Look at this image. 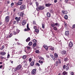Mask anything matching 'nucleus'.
I'll return each instance as SVG.
<instances>
[{"label":"nucleus","instance_id":"nucleus-11","mask_svg":"<svg viewBox=\"0 0 75 75\" xmlns=\"http://www.w3.org/2000/svg\"><path fill=\"white\" fill-rule=\"evenodd\" d=\"M0 54L1 55H2L3 56H4V55H5L6 54V52H0Z\"/></svg>","mask_w":75,"mask_h":75},{"label":"nucleus","instance_id":"nucleus-12","mask_svg":"<svg viewBox=\"0 0 75 75\" xmlns=\"http://www.w3.org/2000/svg\"><path fill=\"white\" fill-rule=\"evenodd\" d=\"M20 17H19L18 18V17H16L15 18V20H17L16 21L17 22L19 21L20 20Z\"/></svg>","mask_w":75,"mask_h":75},{"label":"nucleus","instance_id":"nucleus-10","mask_svg":"<svg viewBox=\"0 0 75 75\" xmlns=\"http://www.w3.org/2000/svg\"><path fill=\"white\" fill-rule=\"evenodd\" d=\"M65 35H66L67 36H68V35H69V31H66Z\"/></svg>","mask_w":75,"mask_h":75},{"label":"nucleus","instance_id":"nucleus-50","mask_svg":"<svg viewBox=\"0 0 75 75\" xmlns=\"http://www.w3.org/2000/svg\"><path fill=\"white\" fill-rule=\"evenodd\" d=\"M65 3H67V1H68V0H65V1H64Z\"/></svg>","mask_w":75,"mask_h":75},{"label":"nucleus","instance_id":"nucleus-63","mask_svg":"<svg viewBox=\"0 0 75 75\" xmlns=\"http://www.w3.org/2000/svg\"><path fill=\"white\" fill-rule=\"evenodd\" d=\"M16 21H14L13 22V24H16Z\"/></svg>","mask_w":75,"mask_h":75},{"label":"nucleus","instance_id":"nucleus-18","mask_svg":"<svg viewBox=\"0 0 75 75\" xmlns=\"http://www.w3.org/2000/svg\"><path fill=\"white\" fill-rule=\"evenodd\" d=\"M62 12L64 14H67V11H62Z\"/></svg>","mask_w":75,"mask_h":75},{"label":"nucleus","instance_id":"nucleus-34","mask_svg":"<svg viewBox=\"0 0 75 75\" xmlns=\"http://www.w3.org/2000/svg\"><path fill=\"white\" fill-rule=\"evenodd\" d=\"M58 62H59V64H60L61 62V60H60L58 59Z\"/></svg>","mask_w":75,"mask_h":75},{"label":"nucleus","instance_id":"nucleus-9","mask_svg":"<svg viewBox=\"0 0 75 75\" xmlns=\"http://www.w3.org/2000/svg\"><path fill=\"white\" fill-rule=\"evenodd\" d=\"M25 6L24 5H23L21 6L20 7V9L21 10H24V9H25Z\"/></svg>","mask_w":75,"mask_h":75},{"label":"nucleus","instance_id":"nucleus-28","mask_svg":"<svg viewBox=\"0 0 75 75\" xmlns=\"http://www.w3.org/2000/svg\"><path fill=\"white\" fill-rule=\"evenodd\" d=\"M64 18L66 19H68V16L67 15L64 16Z\"/></svg>","mask_w":75,"mask_h":75},{"label":"nucleus","instance_id":"nucleus-13","mask_svg":"<svg viewBox=\"0 0 75 75\" xmlns=\"http://www.w3.org/2000/svg\"><path fill=\"white\" fill-rule=\"evenodd\" d=\"M26 23V21L23 20L22 22V25H25Z\"/></svg>","mask_w":75,"mask_h":75},{"label":"nucleus","instance_id":"nucleus-36","mask_svg":"<svg viewBox=\"0 0 75 75\" xmlns=\"http://www.w3.org/2000/svg\"><path fill=\"white\" fill-rule=\"evenodd\" d=\"M39 62L40 63H41L42 64L43 63V62L41 60H39Z\"/></svg>","mask_w":75,"mask_h":75},{"label":"nucleus","instance_id":"nucleus-42","mask_svg":"<svg viewBox=\"0 0 75 75\" xmlns=\"http://www.w3.org/2000/svg\"><path fill=\"white\" fill-rule=\"evenodd\" d=\"M67 59H68V58H66L64 59V61H67Z\"/></svg>","mask_w":75,"mask_h":75},{"label":"nucleus","instance_id":"nucleus-8","mask_svg":"<svg viewBox=\"0 0 75 75\" xmlns=\"http://www.w3.org/2000/svg\"><path fill=\"white\" fill-rule=\"evenodd\" d=\"M61 53L63 55H64L65 54H67V51L65 50H62L61 52Z\"/></svg>","mask_w":75,"mask_h":75},{"label":"nucleus","instance_id":"nucleus-3","mask_svg":"<svg viewBox=\"0 0 75 75\" xmlns=\"http://www.w3.org/2000/svg\"><path fill=\"white\" fill-rule=\"evenodd\" d=\"M18 15L20 16L21 17H23V16H24V13L22 12H19L18 13Z\"/></svg>","mask_w":75,"mask_h":75},{"label":"nucleus","instance_id":"nucleus-49","mask_svg":"<svg viewBox=\"0 0 75 75\" xmlns=\"http://www.w3.org/2000/svg\"><path fill=\"white\" fill-rule=\"evenodd\" d=\"M72 27H73V28H75V24L73 25Z\"/></svg>","mask_w":75,"mask_h":75},{"label":"nucleus","instance_id":"nucleus-59","mask_svg":"<svg viewBox=\"0 0 75 75\" xmlns=\"http://www.w3.org/2000/svg\"><path fill=\"white\" fill-rule=\"evenodd\" d=\"M13 5H14V3H12L11 4V6H13Z\"/></svg>","mask_w":75,"mask_h":75},{"label":"nucleus","instance_id":"nucleus-27","mask_svg":"<svg viewBox=\"0 0 75 75\" xmlns=\"http://www.w3.org/2000/svg\"><path fill=\"white\" fill-rule=\"evenodd\" d=\"M36 45H37V43H34L33 45V47H35L36 46Z\"/></svg>","mask_w":75,"mask_h":75},{"label":"nucleus","instance_id":"nucleus-6","mask_svg":"<svg viewBox=\"0 0 75 75\" xmlns=\"http://www.w3.org/2000/svg\"><path fill=\"white\" fill-rule=\"evenodd\" d=\"M21 68V65H19L17 66L16 68H15L16 70H18V69H20Z\"/></svg>","mask_w":75,"mask_h":75},{"label":"nucleus","instance_id":"nucleus-30","mask_svg":"<svg viewBox=\"0 0 75 75\" xmlns=\"http://www.w3.org/2000/svg\"><path fill=\"white\" fill-rule=\"evenodd\" d=\"M40 59L41 60H42V59L43 60L44 59V58L43 57H39Z\"/></svg>","mask_w":75,"mask_h":75},{"label":"nucleus","instance_id":"nucleus-57","mask_svg":"<svg viewBox=\"0 0 75 75\" xmlns=\"http://www.w3.org/2000/svg\"><path fill=\"white\" fill-rule=\"evenodd\" d=\"M26 53H27V54H29V53H30V51H29L28 52H26Z\"/></svg>","mask_w":75,"mask_h":75},{"label":"nucleus","instance_id":"nucleus-16","mask_svg":"<svg viewBox=\"0 0 75 75\" xmlns=\"http://www.w3.org/2000/svg\"><path fill=\"white\" fill-rule=\"evenodd\" d=\"M52 5V4H45V6L46 7H49V6H50Z\"/></svg>","mask_w":75,"mask_h":75},{"label":"nucleus","instance_id":"nucleus-24","mask_svg":"<svg viewBox=\"0 0 75 75\" xmlns=\"http://www.w3.org/2000/svg\"><path fill=\"white\" fill-rule=\"evenodd\" d=\"M17 4L18 5H21V4H22V2L21 1H19L18 3Z\"/></svg>","mask_w":75,"mask_h":75},{"label":"nucleus","instance_id":"nucleus-33","mask_svg":"<svg viewBox=\"0 0 75 75\" xmlns=\"http://www.w3.org/2000/svg\"><path fill=\"white\" fill-rule=\"evenodd\" d=\"M53 29L54 30H57V27H54Z\"/></svg>","mask_w":75,"mask_h":75},{"label":"nucleus","instance_id":"nucleus-5","mask_svg":"<svg viewBox=\"0 0 75 75\" xmlns=\"http://www.w3.org/2000/svg\"><path fill=\"white\" fill-rule=\"evenodd\" d=\"M27 29L25 28L24 29L25 31H30V29L29 28V27H28V23L27 25Z\"/></svg>","mask_w":75,"mask_h":75},{"label":"nucleus","instance_id":"nucleus-26","mask_svg":"<svg viewBox=\"0 0 75 75\" xmlns=\"http://www.w3.org/2000/svg\"><path fill=\"white\" fill-rule=\"evenodd\" d=\"M42 28H45V25L43 24H42Z\"/></svg>","mask_w":75,"mask_h":75},{"label":"nucleus","instance_id":"nucleus-31","mask_svg":"<svg viewBox=\"0 0 75 75\" xmlns=\"http://www.w3.org/2000/svg\"><path fill=\"white\" fill-rule=\"evenodd\" d=\"M35 32H36V33H38V32H39V30H38V29H35Z\"/></svg>","mask_w":75,"mask_h":75},{"label":"nucleus","instance_id":"nucleus-54","mask_svg":"<svg viewBox=\"0 0 75 75\" xmlns=\"http://www.w3.org/2000/svg\"><path fill=\"white\" fill-rule=\"evenodd\" d=\"M71 75H74V73H73V72H71Z\"/></svg>","mask_w":75,"mask_h":75},{"label":"nucleus","instance_id":"nucleus-35","mask_svg":"<svg viewBox=\"0 0 75 75\" xmlns=\"http://www.w3.org/2000/svg\"><path fill=\"white\" fill-rule=\"evenodd\" d=\"M35 52L36 53L38 54V53H39V50H36Z\"/></svg>","mask_w":75,"mask_h":75},{"label":"nucleus","instance_id":"nucleus-25","mask_svg":"<svg viewBox=\"0 0 75 75\" xmlns=\"http://www.w3.org/2000/svg\"><path fill=\"white\" fill-rule=\"evenodd\" d=\"M52 59L54 60V61H55V60L56 59L55 58V57L54 56H53V55L52 56Z\"/></svg>","mask_w":75,"mask_h":75},{"label":"nucleus","instance_id":"nucleus-40","mask_svg":"<svg viewBox=\"0 0 75 75\" xmlns=\"http://www.w3.org/2000/svg\"><path fill=\"white\" fill-rule=\"evenodd\" d=\"M28 60H29V62H31V60H32V59H31V58H30Z\"/></svg>","mask_w":75,"mask_h":75},{"label":"nucleus","instance_id":"nucleus-43","mask_svg":"<svg viewBox=\"0 0 75 75\" xmlns=\"http://www.w3.org/2000/svg\"><path fill=\"white\" fill-rule=\"evenodd\" d=\"M16 31L17 33H19L20 32V30H19L17 29L16 30Z\"/></svg>","mask_w":75,"mask_h":75},{"label":"nucleus","instance_id":"nucleus-51","mask_svg":"<svg viewBox=\"0 0 75 75\" xmlns=\"http://www.w3.org/2000/svg\"><path fill=\"white\" fill-rule=\"evenodd\" d=\"M57 0H55L54 1V3H57Z\"/></svg>","mask_w":75,"mask_h":75},{"label":"nucleus","instance_id":"nucleus-58","mask_svg":"<svg viewBox=\"0 0 75 75\" xmlns=\"http://www.w3.org/2000/svg\"><path fill=\"white\" fill-rule=\"evenodd\" d=\"M2 67H3V65H1L0 66V68L1 69V68H2Z\"/></svg>","mask_w":75,"mask_h":75},{"label":"nucleus","instance_id":"nucleus-2","mask_svg":"<svg viewBox=\"0 0 75 75\" xmlns=\"http://www.w3.org/2000/svg\"><path fill=\"white\" fill-rule=\"evenodd\" d=\"M5 22L6 23H8L9 21V17L8 16H6L5 18Z\"/></svg>","mask_w":75,"mask_h":75},{"label":"nucleus","instance_id":"nucleus-47","mask_svg":"<svg viewBox=\"0 0 75 75\" xmlns=\"http://www.w3.org/2000/svg\"><path fill=\"white\" fill-rule=\"evenodd\" d=\"M12 33H11L10 34L9 36V38H10V37H11V36L12 35Z\"/></svg>","mask_w":75,"mask_h":75},{"label":"nucleus","instance_id":"nucleus-55","mask_svg":"<svg viewBox=\"0 0 75 75\" xmlns=\"http://www.w3.org/2000/svg\"><path fill=\"white\" fill-rule=\"evenodd\" d=\"M58 24V23H56L55 25H57Z\"/></svg>","mask_w":75,"mask_h":75},{"label":"nucleus","instance_id":"nucleus-61","mask_svg":"<svg viewBox=\"0 0 75 75\" xmlns=\"http://www.w3.org/2000/svg\"><path fill=\"white\" fill-rule=\"evenodd\" d=\"M4 48V46L3 45L2 46V48L3 49V48Z\"/></svg>","mask_w":75,"mask_h":75},{"label":"nucleus","instance_id":"nucleus-32","mask_svg":"<svg viewBox=\"0 0 75 75\" xmlns=\"http://www.w3.org/2000/svg\"><path fill=\"white\" fill-rule=\"evenodd\" d=\"M23 59H25V58H26V56L25 55H24L23 57Z\"/></svg>","mask_w":75,"mask_h":75},{"label":"nucleus","instance_id":"nucleus-14","mask_svg":"<svg viewBox=\"0 0 75 75\" xmlns=\"http://www.w3.org/2000/svg\"><path fill=\"white\" fill-rule=\"evenodd\" d=\"M69 45L70 47H72V46H73V44H72V42H70Z\"/></svg>","mask_w":75,"mask_h":75},{"label":"nucleus","instance_id":"nucleus-62","mask_svg":"<svg viewBox=\"0 0 75 75\" xmlns=\"http://www.w3.org/2000/svg\"><path fill=\"white\" fill-rule=\"evenodd\" d=\"M33 24H35V22H33Z\"/></svg>","mask_w":75,"mask_h":75},{"label":"nucleus","instance_id":"nucleus-21","mask_svg":"<svg viewBox=\"0 0 75 75\" xmlns=\"http://www.w3.org/2000/svg\"><path fill=\"white\" fill-rule=\"evenodd\" d=\"M63 75H67L68 74V73L67 72H66L65 71H64L63 72Z\"/></svg>","mask_w":75,"mask_h":75},{"label":"nucleus","instance_id":"nucleus-60","mask_svg":"<svg viewBox=\"0 0 75 75\" xmlns=\"http://www.w3.org/2000/svg\"><path fill=\"white\" fill-rule=\"evenodd\" d=\"M1 59H4V57H2L1 56Z\"/></svg>","mask_w":75,"mask_h":75},{"label":"nucleus","instance_id":"nucleus-1","mask_svg":"<svg viewBox=\"0 0 75 75\" xmlns=\"http://www.w3.org/2000/svg\"><path fill=\"white\" fill-rule=\"evenodd\" d=\"M63 69H65V68H66V71H68L69 67H68V65L66 66L65 65H64L63 66Z\"/></svg>","mask_w":75,"mask_h":75},{"label":"nucleus","instance_id":"nucleus-17","mask_svg":"<svg viewBox=\"0 0 75 75\" xmlns=\"http://www.w3.org/2000/svg\"><path fill=\"white\" fill-rule=\"evenodd\" d=\"M30 38L28 37V38L26 40V42H28V41H30Z\"/></svg>","mask_w":75,"mask_h":75},{"label":"nucleus","instance_id":"nucleus-29","mask_svg":"<svg viewBox=\"0 0 75 75\" xmlns=\"http://www.w3.org/2000/svg\"><path fill=\"white\" fill-rule=\"evenodd\" d=\"M37 40L35 39H34L33 40V42H37Z\"/></svg>","mask_w":75,"mask_h":75},{"label":"nucleus","instance_id":"nucleus-38","mask_svg":"<svg viewBox=\"0 0 75 75\" xmlns=\"http://www.w3.org/2000/svg\"><path fill=\"white\" fill-rule=\"evenodd\" d=\"M36 65H38V67H40V64L38 63H36Z\"/></svg>","mask_w":75,"mask_h":75},{"label":"nucleus","instance_id":"nucleus-39","mask_svg":"<svg viewBox=\"0 0 75 75\" xmlns=\"http://www.w3.org/2000/svg\"><path fill=\"white\" fill-rule=\"evenodd\" d=\"M10 58V54H8V55L7 56V59H8Z\"/></svg>","mask_w":75,"mask_h":75},{"label":"nucleus","instance_id":"nucleus-53","mask_svg":"<svg viewBox=\"0 0 75 75\" xmlns=\"http://www.w3.org/2000/svg\"><path fill=\"white\" fill-rule=\"evenodd\" d=\"M16 8H14L13 10V11L14 12H15V11H16Z\"/></svg>","mask_w":75,"mask_h":75},{"label":"nucleus","instance_id":"nucleus-64","mask_svg":"<svg viewBox=\"0 0 75 75\" xmlns=\"http://www.w3.org/2000/svg\"><path fill=\"white\" fill-rule=\"evenodd\" d=\"M0 50H3V48H2H2H0Z\"/></svg>","mask_w":75,"mask_h":75},{"label":"nucleus","instance_id":"nucleus-41","mask_svg":"<svg viewBox=\"0 0 75 75\" xmlns=\"http://www.w3.org/2000/svg\"><path fill=\"white\" fill-rule=\"evenodd\" d=\"M50 49L52 50V51H54V47H51L50 48Z\"/></svg>","mask_w":75,"mask_h":75},{"label":"nucleus","instance_id":"nucleus-19","mask_svg":"<svg viewBox=\"0 0 75 75\" xmlns=\"http://www.w3.org/2000/svg\"><path fill=\"white\" fill-rule=\"evenodd\" d=\"M47 15L48 17H50L51 16V14L49 13H47Z\"/></svg>","mask_w":75,"mask_h":75},{"label":"nucleus","instance_id":"nucleus-44","mask_svg":"<svg viewBox=\"0 0 75 75\" xmlns=\"http://www.w3.org/2000/svg\"><path fill=\"white\" fill-rule=\"evenodd\" d=\"M17 33L16 32H13V34L14 35H16V34H17Z\"/></svg>","mask_w":75,"mask_h":75},{"label":"nucleus","instance_id":"nucleus-46","mask_svg":"<svg viewBox=\"0 0 75 75\" xmlns=\"http://www.w3.org/2000/svg\"><path fill=\"white\" fill-rule=\"evenodd\" d=\"M36 5L37 7V6H38V3L37 2H36Z\"/></svg>","mask_w":75,"mask_h":75},{"label":"nucleus","instance_id":"nucleus-45","mask_svg":"<svg viewBox=\"0 0 75 75\" xmlns=\"http://www.w3.org/2000/svg\"><path fill=\"white\" fill-rule=\"evenodd\" d=\"M51 25L52 27H54L55 26V24H53H53H51Z\"/></svg>","mask_w":75,"mask_h":75},{"label":"nucleus","instance_id":"nucleus-48","mask_svg":"<svg viewBox=\"0 0 75 75\" xmlns=\"http://www.w3.org/2000/svg\"><path fill=\"white\" fill-rule=\"evenodd\" d=\"M58 64H59L58 62L57 61H56V64L57 65H58Z\"/></svg>","mask_w":75,"mask_h":75},{"label":"nucleus","instance_id":"nucleus-15","mask_svg":"<svg viewBox=\"0 0 75 75\" xmlns=\"http://www.w3.org/2000/svg\"><path fill=\"white\" fill-rule=\"evenodd\" d=\"M43 47L45 48L46 50H48V46H47L46 45H44Z\"/></svg>","mask_w":75,"mask_h":75},{"label":"nucleus","instance_id":"nucleus-4","mask_svg":"<svg viewBox=\"0 0 75 75\" xmlns=\"http://www.w3.org/2000/svg\"><path fill=\"white\" fill-rule=\"evenodd\" d=\"M36 70H37L36 69H33L32 71V74H33V75H35L36 73Z\"/></svg>","mask_w":75,"mask_h":75},{"label":"nucleus","instance_id":"nucleus-20","mask_svg":"<svg viewBox=\"0 0 75 75\" xmlns=\"http://www.w3.org/2000/svg\"><path fill=\"white\" fill-rule=\"evenodd\" d=\"M54 57L57 58H58V54L57 53H55L54 54Z\"/></svg>","mask_w":75,"mask_h":75},{"label":"nucleus","instance_id":"nucleus-7","mask_svg":"<svg viewBox=\"0 0 75 75\" xmlns=\"http://www.w3.org/2000/svg\"><path fill=\"white\" fill-rule=\"evenodd\" d=\"M38 8L40 10H44V7L43 6H40Z\"/></svg>","mask_w":75,"mask_h":75},{"label":"nucleus","instance_id":"nucleus-52","mask_svg":"<svg viewBox=\"0 0 75 75\" xmlns=\"http://www.w3.org/2000/svg\"><path fill=\"white\" fill-rule=\"evenodd\" d=\"M34 29H35V30H36V26H35L34 27Z\"/></svg>","mask_w":75,"mask_h":75},{"label":"nucleus","instance_id":"nucleus-37","mask_svg":"<svg viewBox=\"0 0 75 75\" xmlns=\"http://www.w3.org/2000/svg\"><path fill=\"white\" fill-rule=\"evenodd\" d=\"M30 48H31L30 47H27L28 50H27V51H28L27 50H30Z\"/></svg>","mask_w":75,"mask_h":75},{"label":"nucleus","instance_id":"nucleus-22","mask_svg":"<svg viewBox=\"0 0 75 75\" xmlns=\"http://www.w3.org/2000/svg\"><path fill=\"white\" fill-rule=\"evenodd\" d=\"M28 44L29 46H31V45H32L33 44V43L31 42H29Z\"/></svg>","mask_w":75,"mask_h":75},{"label":"nucleus","instance_id":"nucleus-23","mask_svg":"<svg viewBox=\"0 0 75 75\" xmlns=\"http://www.w3.org/2000/svg\"><path fill=\"white\" fill-rule=\"evenodd\" d=\"M34 64V62H32L30 63V65L32 67V66H33Z\"/></svg>","mask_w":75,"mask_h":75},{"label":"nucleus","instance_id":"nucleus-56","mask_svg":"<svg viewBox=\"0 0 75 75\" xmlns=\"http://www.w3.org/2000/svg\"><path fill=\"white\" fill-rule=\"evenodd\" d=\"M23 63H24V64H25H25H26V63H27V62H26V61H23Z\"/></svg>","mask_w":75,"mask_h":75}]
</instances>
